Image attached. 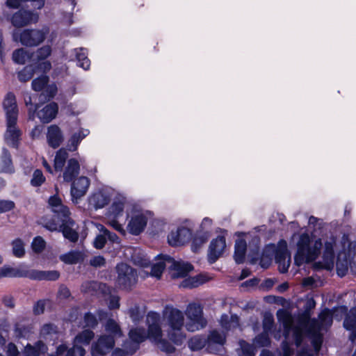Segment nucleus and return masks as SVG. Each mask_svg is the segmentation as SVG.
Wrapping results in <instances>:
<instances>
[{
	"instance_id": "nucleus-1",
	"label": "nucleus",
	"mask_w": 356,
	"mask_h": 356,
	"mask_svg": "<svg viewBox=\"0 0 356 356\" xmlns=\"http://www.w3.org/2000/svg\"><path fill=\"white\" fill-rule=\"evenodd\" d=\"M293 240H297V251L294 257L297 266L316 260L321 253L323 244L321 267L332 270L336 265L337 274L340 277L346 274L356 257V244L350 243L346 236L337 239L330 236L321 239L308 234H294Z\"/></svg>"
},
{
	"instance_id": "nucleus-2",
	"label": "nucleus",
	"mask_w": 356,
	"mask_h": 356,
	"mask_svg": "<svg viewBox=\"0 0 356 356\" xmlns=\"http://www.w3.org/2000/svg\"><path fill=\"white\" fill-rule=\"evenodd\" d=\"M163 323L166 327L167 339L161 328L160 315L150 312L147 315V332L140 327L132 328L129 332V339L123 344L124 351L127 354L134 353L139 344L148 339L158 349L170 353L175 350L174 345H181L186 339L184 332V314L177 308L167 306L163 311Z\"/></svg>"
},
{
	"instance_id": "nucleus-3",
	"label": "nucleus",
	"mask_w": 356,
	"mask_h": 356,
	"mask_svg": "<svg viewBox=\"0 0 356 356\" xmlns=\"http://www.w3.org/2000/svg\"><path fill=\"white\" fill-rule=\"evenodd\" d=\"M165 267L170 270V274L173 279L186 277L193 270V266L181 260L176 261L169 256L159 255L156 261L151 267L150 275L159 278Z\"/></svg>"
},
{
	"instance_id": "nucleus-4",
	"label": "nucleus",
	"mask_w": 356,
	"mask_h": 356,
	"mask_svg": "<svg viewBox=\"0 0 356 356\" xmlns=\"http://www.w3.org/2000/svg\"><path fill=\"white\" fill-rule=\"evenodd\" d=\"M105 334L92 345V356H104L115 344V339L122 335L119 325L113 319H109L104 325Z\"/></svg>"
},
{
	"instance_id": "nucleus-5",
	"label": "nucleus",
	"mask_w": 356,
	"mask_h": 356,
	"mask_svg": "<svg viewBox=\"0 0 356 356\" xmlns=\"http://www.w3.org/2000/svg\"><path fill=\"white\" fill-rule=\"evenodd\" d=\"M152 216V213L149 211L133 208L127 213V229L128 232L132 235H139L145 230Z\"/></svg>"
},
{
	"instance_id": "nucleus-6",
	"label": "nucleus",
	"mask_w": 356,
	"mask_h": 356,
	"mask_svg": "<svg viewBox=\"0 0 356 356\" xmlns=\"http://www.w3.org/2000/svg\"><path fill=\"white\" fill-rule=\"evenodd\" d=\"M126 202L127 200L124 196L115 194L113 197V202L106 214L107 225L122 235L126 234V231L123 225L118 222V218L122 216Z\"/></svg>"
},
{
	"instance_id": "nucleus-7",
	"label": "nucleus",
	"mask_w": 356,
	"mask_h": 356,
	"mask_svg": "<svg viewBox=\"0 0 356 356\" xmlns=\"http://www.w3.org/2000/svg\"><path fill=\"white\" fill-rule=\"evenodd\" d=\"M187 321L185 327L188 331L195 332L205 327L207 321L203 316L202 308L196 303L189 304L186 309Z\"/></svg>"
},
{
	"instance_id": "nucleus-8",
	"label": "nucleus",
	"mask_w": 356,
	"mask_h": 356,
	"mask_svg": "<svg viewBox=\"0 0 356 356\" xmlns=\"http://www.w3.org/2000/svg\"><path fill=\"white\" fill-rule=\"evenodd\" d=\"M225 341V334L220 333L217 330H213L210 334L207 341L201 336L193 337L188 342V346L192 350H199L208 345V349L210 352H213L216 345H223Z\"/></svg>"
},
{
	"instance_id": "nucleus-9",
	"label": "nucleus",
	"mask_w": 356,
	"mask_h": 356,
	"mask_svg": "<svg viewBox=\"0 0 356 356\" xmlns=\"http://www.w3.org/2000/svg\"><path fill=\"white\" fill-rule=\"evenodd\" d=\"M115 195V191L113 188L108 186L101 188L90 195L89 204L95 209L104 208Z\"/></svg>"
},
{
	"instance_id": "nucleus-10",
	"label": "nucleus",
	"mask_w": 356,
	"mask_h": 356,
	"mask_svg": "<svg viewBox=\"0 0 356 356\" xmlns=\"http://www.w3.org/2000/svg\"><path fill=\"white\" fill-rule=\"evenodd\" d=\"M117 284L119 286L128 289L136 282V273L129 266L120 264L116 267Z\"/></svg>"
},
{
	"instance_id": "nucleus-11",
	"label": "nucleus",
	"mask_w": 356,
	"mask_h": 356,
	"mask_svg": "<svg viewBox=\"0 0 356 356\" xmlns=\"http://www.w3.org/2000/svg\"><path fill=\"white\" fill-rule=\"evenodd\" d=\"M94 337V333L89 329L84 330L76 336L74 340V346L67 352L66 356H83V345H88Z\"/></svg>"
},
{
	"instance_id": "nucleus-12",
	"label": "nucleus",
	"mask_w": 356,
	"mask_h": 356,
	"mask_svg": "<svg viewBox=\"0 0 356 356\" xmlns=\"http://www.w3.org/2000/svg\"><path fill=\"white\" fill-rule=\"evenodd\" d=\"M49 33L47 28L41 30H24L19 35V41L24 45L36 46L44 41Z\"/></svg>"
},
{
	"instance_id": "nucleus-13",
	"label": "nucleus",
	"mask_w": 356,
	"mask_h": 356,
	"mask_svg": "<svg viewBox=\"0 0 356 356\" xmlns=\"http://www.w3.org/2000/svg\"><path fill=\"white\" fill-rule=\"evenodd\" d=\"M90 184V179L85 176H81L74 180L70 189L72 201L74 203L77 204L79 200L86 194Z\"/></svg>"
},
{
	"instance_id": "nucleus-14",
	"label": "nucleus",
	"mask_w": 356,
	"mask_h": 356,
	"mask_svg": "<svg viewBox=\"0 0 356 356\" xmlns=\"http://www.w3.org/2000/svg\"><path fill=\"white\" fill-rule=\"evenodd\" d=\"M275 259L281 273H285L290 265L291 256L285 241H281L277 245L275 252Z\"/></svg>"
},
{
	"instance_id": "nucleus-15",
	"label": "nucleus",
	"mask_w": 356,
	"mask_h": 356,
	"mask_svg": "<svg viewBox=\"0 0 356 356\" xmlns=\"http://www.w3.org/2000/svg\"><path fill=\"white\" fill-rule=\"evenodd\" d=\"M191 231L184 227L172 230L168 236V241L172 246H179L188 242L191 238Z\"/></svg>"
},
{
	"instance_id": "nucleus-16",
	"label": "nucleus",
	"mask_w": 356,
	"mask_h": 356,
	"mask_svg": "<svg viewBox=\"0 0 356 356\" xmlns=\"http://www.w3.org/2000/svg\"><path fill=\"white\" fill-rule=\"evenodd\" d=\"M3 107L6 114V121L12 122L17 120L18 108L15 96L8 92L4 97Z\"/></svg>"
},
{
	"instance_id": "nucleus-17",
	"label": "nucleus",
	"mask_w": 356,
	"mask_h": 356,
	"mask_svg": "<svg viewBox=\"0 0 356 356\" xmlns=\"http://www.w3.org/2000/svg\"><path fill=\"white\" fill-rule=\"evenodd\" d=\"M226 248V241L223 236H220L213 239L210 243L208 253V259L210 263L215 262L221 257Z\"/></svg>"
},
{
	"instance_id": "nucleus-18",
	"label": "nucleus",
	"mask_w": 356,
	"mask_h": 356,
	"mask_svg": "<svg viewBox=\"0 0 356 356\" xmlns=\"http://www.w3.org/2000/svg\"><path fill=\"white\" fill-rule=\"evenodd\" d=\"M38 15L35 13L26 10H19L12 17V23L15 26H23L31 23L36 22Z\"/></svg>"
},
{
	"instance_id": "nucleus-19",
	"label": "nucleus",
	"mask_w": 356,
	"mask_h": 356,
	"mask_svg": "<svg viewBox=\"0 0 356 356\" xmlns=\"http://www.w3.org/2000/svg\"><path fill=\"white\" fill-rule=\"evenodd\" d=\"M16 124L17 121H6V131L4 135L6 143L14 147H17L21 136V132Z\"/></svg>"
},
{
	"instance_id": "nucleus-20",
	"label": "nucleus",
	"mask_w": 356,
	"mask_h": 356,
	"mask_svg": "<svg viewBox=\"0 0 356 356\" xmlns=\"http://www.w3.org/2000/svg\"><path fill=\"white\" fill-rule=\"evenodd\" d=\"M37 115L43 123H48L54 119L58 113V106L54 102L49 103L41 108L38 107Z\"/></svg>"
},
{
	"instance_id": "nucleus-21",
	"label": "nucleus",
	"mask_w": 356,
	"mask_h": 356,
	"mask_svg": "<svg viewBox=\"0 0 356 356\" xmlns=\"http://www.w3.org/2000/svg\"><path fill=\"white\" fill-rule=\"evenodd\" d=\"M47 140L49 146L57 148L63 140V136L60 129L55 124L51 125L47 129Z\"/></svg>"
},
{
	"instance_id": "nucleus-22",
	"label": "nucleus",
	"mask_w": 356,
	"mask_h": 356,
	"mask_svg": "<svg viewBox=\"0 0 356 356\" xmlns=\"http://www.w3.org/2000/svg\"><path fill=\"white\" fill-rule=\"evenodd\" d=\"M183 280L179 286L183 288H194L197 287L206 282L209 281L211 277L206 274H200L193 277L188 275L186 277L182 278Z\"/></svg>"
},
{
	"instance_id": "nucleus-23",
	"label": "nucleus",
	"mask_w": 356,
	"mask_h": 356,
	"mask_svg": "<svg viewBox=\"0 0 356 356\" xmlns=\"http://www.w3.org/2000/svg\"><path fill=\"white\" fill-rule=\"evenodd\" d=\"M48 204L51 210L58 216L66 217L70 213L68 208L63 204L61 199L57 195L49 197Z\"/></svg>"
},
{
	"instance_id": "nucleus-24",
	"label": "nucleus",
	"mask_w": 356,
	"mask_h": 356,
	"mask_svg": "<svg viewBox=\"0 0 356 356\" xmlns=\"http://www.w3.org/2000/svg\"><path fill=\"white\" fill-rule=\"evenodd\" d=\"M80 165L79 161L75 159H70L67 161V165L63 172V180L66 182L72 181L75 176L79 173Z\"/></svg>"
},
{
	"instance_id": "nucleus-25",
	"label": "nucleus",
	"mask_w": 356,
	"mask_h": 356,
	"mask_svg": "<svg viewBox=\"0 0 356 356\" xmlns=\"http://www.w3.org/2000/svg\"><path fill=\"white\" fill-rule=\"evenodd\" d=\"M343 326L351 332L350 339L354 341L356 339V308L350 310L344 320Z\"/></svg>"
},
{
	"instance_id": "nucleus-26",
	"label": "nucleus",
	"mask_w": 356,
	"mask_h": 356,
	"mask_svg": "<svg viewBox=\"0 0 356 356\" xmlns=\"http://www.w3.org/2000/svg\"><path fill=\"white\" fill-rule=\"evenodd\" d=\"M127 252L131 254V258L136 265L144 268L149 266V259L140 250L128 248Z\"/></svg>"
},
{
	"instance_id": "nucleus-27",
	"label": "nucleus",
	"mask_w": 356,
	"mask_h": 356,
	"mask_svg": "<svg viewBox=\"0 0 356 356\" xmlns=\"http://www.w3.org/2000/svg\"><path fill=\"white\" fill-rule=\"evenodd\" d=\"M89 134L88 129H81L79 131L73 134L67 141V149L70 151H75L80 142Z\"/></svg>"
},
{
	"instance_id": "nucleus-28",
	"label": "nucleus",
	"mask_w": 356,
	"mask_h": 356,
	"mask_svg": "<svg viewBox=\"0 0 356 356\" xmlns=\"http://www.w3.org/2000/svg\"><path fill=\"white\" fill-rule=\"evenodd\" d=\"M47 351V346L41 341H38L35 346L27 344L24 348L23 355L40 356L42 354H44Z\"/></svg>"
},
{
	"instance_id": "nucleus-29",
	"label": "nucleus",
	"mask_w": 356,
	"mask_h": 356,
	"mask_svg": "<svg viewBox=\"0 0 356 356\" xmlns=\"http://www.w3.org/2000/svg\"><path fill=\"white\" fill-rule=\"evenodd\" d=\"M220 325L222 328L225 331H232L236 329L239 325L238 318L236 315L228 316L224 314L221 316Z\"/></svg>"
},
{
	"instance_id": "nucleus-30",
	"label": "nucleus",
	"mask_w": 356,
	"mask_h": 356,
	"mask_svg": "<svg viewBox=\"0 0 356 356\" xmlns=\"http://www.w3.org/2000/svg\"><path fill=\"white\" fill-rule=\"evenodd\" d=\"M277 316L279 321L282 324L284 328V334L286 336L288 335L293 323L291 315L285 310H279L277 313Z\"/></svg>"
},
{
	"instance_id": "nucleus-31",
	"label": "nucleus",
	"mask_w": 356,
	"mask_h": 356,
	"mask_svg": "<svg viewBox=\"0 0 356 356\" xmlns=\"http://www.w3.org/2000/svg\"><path fill=\"white\" fill-rule=\"evenodd\" d=\"M246 251V241L244 239L239 238L236 241L234 259L236 263L243 262Z\"/></svg>"
},
{
	"instance_id": "nucleus-32",
	"label": "nucleus",
	"mask_w": 356,
	"mask_h": 356,
	"mask_svg": "<svg viewBox=\"0 0 356 356\" xmlns=\"http://www.w3.org/2000/svg\"><path fill=\"white\" fill-rule=\"evenodd\" d=\"M12 253L14 257L22 258L25 254V243L19 238H15L10 243Z\"/></svg>"
},
{
	"instance_id": "nucleus-33",
	"label": "nucleus",
	"mask_w": 356,
	"mask_h": 356,
	"mask_svg": "<svg viewBox=\"0 0 356 356\" xmlns=\"http://www.w3.org/2000/svg\"><path fill=\"white\" fill-rule=\"evenodd\" d=\"M83 254L79 251H71L60 256V259L65 264H73L83 259Z\"/></svg>"
},
{
	"instance_id": "nucleus-34",
	"label": "nucleus",
	"mask_w": 356,
	"mask_h": 356,
	"mask_svg": "<svg viewBox=\"0 0 356 356\" xmlns=\"http://www.w3.org/2000/svg\"><path fill=\"white\" fill-rule=\"evenodd\" d=\"M0 169L3 172L11 173L13 172V166L10 159V155L6 149L3 150L0 160Z\"/></svg>"
},
{
	"instance_id": "nucleus-35",
	"label": "nucleus",
	"mask_w": 356,
	"mask_h": 356,
	"mask_svg": "<svg viewBox=\"0 0 356 356\" xmlns=\"http://www.w3.org/2000/svg\"><path fill=\"white\" fill-rule=\"evenodd\" d=\"M74 222L71 220L67 222L66 224H64L62 227V232L65 238L69 239L70 241L74 242L78 239V234L73 229Z\"/></svg>"
},
{
	"instance_id": "nucleus-36",
	"label": "nucleus",
	"mask_w": 356,
	"mask_h": 356,
	"mask_svg": "<svg viewBox=\"0 0 356 356\" xmlns=\"http://www.w3.org/2000/svg\"><path fill=\"white\" fill-rule=\"evenodd\" d=\"M26 274L19 268L10 266H3L0 268L1 277H23Z\"/></svg>"
},
{
	"instance_id": "nucleus-37",
	"label": "nucleus",
	"mask_w": 356,
	"mask_h": 356,
	"mask_svg": "<svg viewBox=\"0 0 356 356\" xmlns=\"http://www.w3.org/2000/svg\"><path fill=\"white\" fill-rule=\"evenodd\" d=\"M76 56L78 65L84 70H88L90 67V60L87 58V52L85 49H76Z\"/></svg>"
},
{
	"instance_id": "nucleus-38",
	"label": "nucleus",
	"mask_w": 356,
	"mask_h": 356,
	"mask_svg": "<svg viewBox=\"0 0 356 356\" xmlns=\"http://www.w3.org/2000/svg\"><path fill=\"white\" fill-rule=\"evenodd\" d=\"M23 1L31 2L32 6L35 9H41L44 5V0H8L7 5L9 7L17 8Z\"/></svg>"
},
{
	"instance_id": "nucleus-39",
	"label": "nucleus",
	"mask_w": 356,
	"mask_h": 356,
	"mask_svg": "<svg viewBox=\"0 0 356 356\" xmlns=\"http://www.w3.org/2000/svg\"><path fill=\"white\" fill-rule=\"evenodd\" d=\"M68 156L67 151L64 149H59L54 159V168L56 170H61Z\"/></svg>"
},
{
	"instance_id": "nucleus-40",
	"label": "nucleus",
	"mask_w": 356,
	"mask_h": 356,
	"mask_svg": "<svg viewBox=\"0 0 356 356\" xmlns=\"http://www.w3.org/2000/svg\"><path fill=\"white\" fill-rule=\"evenodd\" d=\"M35 279L56 280L58 278L59 274L57 271H40L32 275Z\"/></svg>"
},
{
	"instance_id": "nucleus-41",
	"label": "nucleus",
	"mask_w": 356,
	"mask_h": 356,
	"mask_svg": "<svg viewBox=\"0 0 356 356\" xmlns=\"http://www.w3.org/2000/svg\"><path fill=\"white\" fill-rule=\"evenodd\" d=\"M29 56L24 49L15 51L13 54V60L17 64H24Z\"/></svg>"
},
{
	"instance_id": "nucleus-42",
	"label": "nucleus",
	"mask_w": 356,
	"mask_h": 356,
	"mask_svg": "<svg viewBox=\"0 0 356 356\" xmlns=\"http://www.w3.org/2000/svg\"><path fill=\"white\" fill-rule=\"evenodd\" d=\"M209 236L210 234L207 232L206 234H203L202 236H197L195 237L191 245L193 251L196 252L200 247L206 243Z\"/></svg>"
},
{
	"instance_id": "nucleus-43",
	"label": "nucleus",
	"mask_w": 356,
	"mask_h": 356,
	"mask_svg": "<svg viewBox=\"0 0 356 356\" xmlns=\"http://www.w3.org/2000/svg\"><path fill=\"white\" fill-rule=\"evenodd\" d=\"M46 242L41 236H36L31 243V248L36 253L41 252L45 248Z\"/></svg>"
},
{
	"instance_id": "nucleus-44",
	"label": "nucleus",
	"mask_w": 356,
	"mask_h": 356,
	"mask_svg": "<svg viewBox=\"0 0 356 356\" xmlns=\"http://www.w3.org/2000/svg\"><path fill=\"white\" fill-rule=\"evenodd\" d=\"M45 181V177H44L42 172L40 170H35L33 175V178L31 179V183L33 186H39L42 184Z\"/></svg>"
},
{
	"instance_id": "nucleus-45",
	"label": "nucleus",
	"mask_w": 356,
	"mask_h": 356,
	"mask_svg": "<svg viewBox=\"0 0 356 356\" xmlns=\"http://www.w3.org/2000/svg\"><path fill=\"white\" fill-rule=\"evenodd\" d=\"M48 78L47 76H42L38 79H35L32 82V88L35 91H40L47 84Z\"/></svg>"
},
{
	"instance_id": "nucleus-46",
	"label": "nucleus",
	"mask_w": 356,
	"mask_h": 356,
	"mask_svg": "<svg viewBox=\"0 0 356 356\" xmlns=\"http://www.w3.org/2000/svg\"><path fill=\"white\" fill-rule=\"evenodd\" d=\"M51 49L49 46H44L37 51L35 57L38 60H44L51 54Z\"/></svg>"
},
{
	"instance_id": "nucleus-47",
	"label": "nucleus",
	"mask_w": 356,
	"mask_h": 356,
	"mask_svg": "<svg viewBox=\"0 0 356 356\" xmlns=\"http://www.w3.org/2000/svg\"><path fill=\"white\" fill-rule=\"evenodd\" d=\"M129 315L131 318L132 321L134 323H137L144 316V312L141 310L139 307H135L132 308L129 311Z\"/></svg>"
},
{
	"instance_id": "nucleus-48",
	"label": "nucleus",
	"mask_w": 356,
	"mask_h": 356,
	"mask_svg": "<svg viewBox=\"0 0 356 356\" xmlns=\"http://www.w3.org/2000/svg\"><path fill=\"white\" fill-rule=\"evenodd\" d=\"M33 76V72L31 67H26L23 70L19 72L18 78L19 81L26 82Z\"/></svg>"
},
{
	"instance_id": "nucleus-49",
	"label": "nucleus",
	"mask_w": 356,
	"mask_h": 356,
	"mask_svg": "<svg viewBox=\"0 0 356 356\" xmlns=\"http://www.w3.org/2000/svg\"><path fill=\"white\" fill-rule=\"evenodd\" d=\"M83 323L84 327H93L97 324V320L92 314H86Z\"/></svg>"
},
{
	"instance_id": "nucleus-50",
	"label": "nucleus",
	"mask_w": 356,
	"mask_h": 356,
	"mask_svg": "<svg viewBox=\"0 0 356 356\" xmlns=\"http://www.w3.org/2000/svg\"><path fill=\"white\" fill-rule=\"evenodd\" d=\"M240 346L242 350L243 353L247 356L254 355L255 353V348L254 346L248 344L245 341H241L240 343Z\"/></svg>"
},
{
	"instance_id": "nucleus-51",
	"label": "nucleus",
	"mask_w": 356,
	"mask_h": 356,
	"mask_svg": "<svg viewBox=\"0 0 356 356\" xmlns=\"http://www.w3.org/2000/svg\"><path fill=\"white\" fill-rule=\"evenodd\" d=\"M15 207V203L10 200H0V213L12 210Z\"/></svg>"
},
{
	"instance_id": "nucleus-52",
	"label": "nucleus",
	"mask_w": 356,
	"mask_h": 356,
	"mask_svg": "<svg viewBox=\"0 0 356 356\" xmlns=\"http://www.w3.org/2000/svg\"><path fill=\"white\" fill-rule=\"evenodd\" d=\"M212 225V220L209 218H204L200 225L201 231L206 234L207 232L209 234V229Z\"/></svg>"
},
{
	"instance_id": "nucleus-53",
	"label": "nucleus",
	"mask_w": 356,
	"mask_h": 356,
	"mask_svg": "<svg viewBox=\"0 0 356 356\" xmlns=\"http://www.w3.org/2000/svg\"><path fill=\"white\" fill-rule=\"evenodd\" d=\"M268 343V337L266 333L257 337L254 340V345L257 346H265Z\"/></svg>"
},
{
	"instance_id": "nucleus-54",
	"label": "nucleus",
	"mask_w": 356,
	"mask_h": 356,
	"mask_svg": "<svg viewBox=\"0 0 356 356\" xmlns=\"http://www.w3.org/2000/svg\"><path fill=\"white\" fill-rule=\"evenodd\" d=\"M106 243V235L101 234L97 236L94 241V245L96 248H102Z\"/></svg>"
},
{
	"instance_id": "nucleus-55",
	"label": "nucleus",
	"mask_w": 356,
	"mask_h": 356,
	"mask_svg": "<svg viewBox=\"0 0 356 356\" xmlns=\"http://www.w3.org/2000/svg\"><path fill=\"white\" fill-rule=\"evenodd\" d=\"M101 286L97 282H88L83 284L82 290L86 293H90L92 291H95L97 287L101 288Z\"/></svg>"
},
{
	"instance_id": "nucleus-56",
	"label": "nucleus",
	"mask_w": 356,
	"mask_h": 356,
	"mask_svg": "<svg viewBox=\"0 0 356 356\" xmlns=\"http://www.w3.org/2000/svg\"><path fill=\"white\" fill-rule=\"evenodd\" d=\"M90 263L93 266L99 267V266H101L104 264L105 259L102 256H97V257H93L90 260Z\"/></svg>"
},
{
	"instance_id": "nucleus-57",
	"label": "nucleus",
	"mask_w": 356,
	"mask_h": 356,
	"mask_svg": "<svg viewBox=\"0 0 356 356\" xmlns=\"http://www.w3.org/2000/svg\"><path fill=\"white\" fill-rule=\"evenodd\" d=\"M273 323V318L271 316H266L264 319V332H266L268 330L270 329L271 326Z\"/></svg>"
},
{
	"instance_id": "nucleus-58",
	"label": "nucleus",
	"mask_w": 356,
	"mask_h": 356,
	"mask_svg": "<svg viewBox=\"0 0 356 356\" xmlns=\"http://www.w3.org/2000/svg\"><path fill=\"white\" fill-rule=\"evenodd\" d=\"M45 92L49 98L54 97L57 92L56 86L54 84L49 85L45 89Z\"/></svg>"
},
{
	"instance_id": "nucleus-59",
	"label": "nucleus",
	"mask_w": 356,
	"mask_h": 356,
	"mask_svg": "<svg viewBox=\"0 0 356 356\" xmlns=\"http://www.w3.org/2000/svg\"><path fill=\"white\" fill-rule=\"evenodd\" d=\"M55 332H56V329H55L54 326L51 324L44 325L41 330V334L42 335L49 334Z\"/></svg>"
},
{
	"instance_id": "nucleus-60",
	"label": "nucleus",
	"mask_w": 356,
	"mask_h": 356,
	"mask_svg": "<svg viewBox=\"0 0 356 356\" xmlns=\"http://www.w3.org/2000/svg\"><path fill=\"white\" fill-rule=\"evenodd\" d=\"M24 101L26 106L30 105L31 106L29 108V117L33 118V113L35 111L33 109L32 107V102H31V97L29 95L24 97Z\"/></svg>"
},
{
	"instance_id": "nucleus-61",
	"label": "nucleus",
	"mask_w": 356,
	"mask_h": 356,
	"mask_svg": "<svg viewBox=\"0 0 356 356\" xmlns=\"http://www.w3.org/2000/svg\"><path fill=\"white\" fill-rule=\"evenodd\" d=\"M43 131V127L38 125L35 126L31 131V136L33 138H38Z\"/></svg>"
},
{
	"instance_id": "nucleus-62",
	"label": "nucleus",
	"mask_w": 356,
	"mask_h": 356,
	"mask_svg": "<svg viewBox=\"0 0 356 356\" xmlns=\"http://www.w3.org/2000/svg\"><path fill=\"white\" fill-rule=\"evenodd\" d=\"M17 349L15 344L9 343L7 347V354L8 356H14L17 355Z\"/></svg>"
},
{
	"instance_id": "nucleus-63",
	"label": "nucleus",
	"mask_w": 356,
	"mask_h": 356,
	"mask_svg": "<svg viewBox=\"0 0 356 356\" xmlns=\"http://www.w3.org/2000/svg\"><path fill=\"white\" fill-rule=\"evenodd\" d=\"M44 309V303L42 301H39L34 307V312L35 314L42 313Z\"/></svg>"
},
{
	"instance_id": "nucleus-64",
	"label": "nucleus",
	"mask_w": 356,
	"mask_h": 356,
	"mask_svg": "<svg viewBox=\"0 0 356 356\" xmlns=\"http://www.w3.org/2000/svg\"><path fill=\"white\" fill-rule=\"evenodd\" d=\"M51 67V63L49 61L42 62L38 67V70L43 72L49 71Z\"/></svg>"
}]
</instances>
